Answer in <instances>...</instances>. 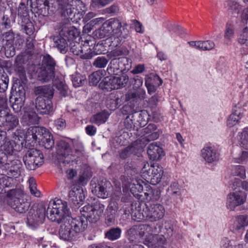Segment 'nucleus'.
<instances>
[{
  "mask_svg": "<svg viewBox=\"0 0 248 248\" xmlns=\"http://www.w3.org/2000/svg\"><path fill=\"white\" fill-rule=\"evenodd\" d=\"M91 177V175L88 169H82L79 172L78 183L83 185Z\"/></svg>",
  "mask_w": 248,
  "mask_h": 248,
  "instance_id": "ea45409f",
  "label": "nucleus"
},
{
  "mask_svg": "<svg viewBox=\"0 0 248 248\" xmlns=\"http://www.w3.org/2000/svg\"><path fill=\"white\" fill-rule=\"evenodd\" d=\"M85 79L84 77L79 75L73 76L72 77V82L74 86L77 87L82 85L85 82Z\"/></svg>",
  "mask_w": 248,
  "mask_h": 248,
  "instance_id": "6e6d98bb",
  "label": "nucleus"
},
{
  "mask_svg": "<svg viewBox=\"0 0 248 248\" xmlns=\"http://www.w3.org/2000/svg\"><path fill=\"white\" fill-rule=\"evenodd\" d=\"M21 162L18 160L15 159L10 161L8 167L9 174H11L13 176L16 177L20 173V169L22 168Z\"/></svg>",
  "mask_w": 248,
  "mask_h": 248,
  "instance_id": "cd10ccee",
  "label": "nucleus"
},
{
  "mask_svg": "<svg viewBox=\"0 0 248 248\" xmlns=\"http://www.w3.org/2000/svg\"><path fill=\"white\" fill-rule=\"evenodd\" d=\"M28 182L31 193L36 197H40L41 196V193L39 190L37 189L35 179L31 177L29 179Z\"/></svg>",
  "mask_w": 248,
  "mask_h": 248,
  "instance_id": "de8ad7c7",
  "label": "nucleus"
},
{
  "mask_svg": "<svg viewBox=\"0 0 248 248\" xmlns=\"http://www.w3.org/2000/svg\"><path fill=\"white\" fill-rule=\"evenodd\" d=\"M233 26L232 23L228 22L226 25V29L224 32V37L227 40H231L233 37Z\"/></svg>",
  "mask_w": 248,
  "mask_h": 248,
  "instance_id": "864d4df0",
  "label": "nucleus"
},
{
  "mask_svg": "<svg viewBox=\"0 0 248 248\" xmlns=\"http://www.w3.org/2000/svg\"><path fill=\"white\" fill-rule=\"evenodd\" d=\"M130 191L133 194H136V192H141L143 191V186L139 183L136 182V184L133 183L130 185Z\"/></svg>",
  "mask_w": 248,
  "mask_h": 248,
  "instance_id": "338daca9",
  "label": "nucleus"
},
{
  "mask_svg": "<svg viewBox=\"0 0 248 248\" xmlns=\"http://www.w3.org/2000/svg\"><path fill=\"white\" fill-rule=\"evenodd\" d=\"M19 124L18 117L10 113L5 119V123L3 126L7 127L8 130L13 129Z\"/></svg>",
  "mask_w": 248,
  "mask_h": 248,
  "instance_id": "f704fd0d",
  "label": "nucleus"
},
{
  "mask_svg": "<svg viewBox=\"0 0 248 248\" xmlns=\"http://www.w3.org/2000/svg\"><path fill=\"white\" fill-rule=\"evenodd\" d=\"M238 41L241 44H245L248 43V29L245 28L243 30L242 34H241Z\"/></svg>",
  "mask_w": 248,
  "mask_h": 248,
  "instance_id": "69168bd1",
  "label": "nucleus"
},
{
  "mask_svg": "<svg viewBox=\"0 0 248 248\" xmlns=\"http://www.w3.org/2000/svg\"><path fill=\"white\" fill-rule=\"evenodd\" d=\"M116 213L106 210L105 222L108 226L113 225L115 222Z\"/></svg>",
  "mask_w": 248,
  "mask_h": 248,
  "instance_id": "3c124183",
  "label": "nucleus"
},
{
  "mask_svg": "<svg viewBox=\"0 0 248 248\" xmlns=\"http://www.w3.org/2000/svg\"><path fill=\"white\" fill-rule=\"evenodd\" d=\"M130 60L126 57L112 59L107 69L109 75H117L120 72L128 71L131 67Z\"/></svg>",
  "mask_w": 248,
  "mask_h": 248,
  "instance_id": "6e6552de",
  "label": "nucleus"
},
{
  "mask_svg": "<svg viewBox=\"0 0 248 248\" xmlns=\"http://www.w3.org/2000/svg\"><path fill=\"white\" fill-rule=\"evenodd\" d=\"M35 9H37V13L44 16H52L57 11H59V13L61 14L62 16H64L66 18L72 19L73 17L74 16L75 13V8L73 7L72 14L71 15L69 14L64 15V14L62 13V9L59 7L58 5L57 4V0H55V2L54 3L51 4V5L49 4V3L47 1L45 3H43V4H42L41 5H39Z\"/></svg>",
  "mask_w": 248,
  "mask_h": 248,
  "instance_id": "9b49d317",
  "label": "nucleus"
},
{
  "mask_svg": "<svg viewBox=\"0 0 248 248\" xmlns=\"http://www.w3.org/2000/svg\"><path fill=\"white\" fill-rule=\"evenodd\" d=\"M108 118V114L105 112H102L93 115L91 118L90 122L92 124L99 125L105 123Z\"/></svg>",
  "mask_w": 248,
  "mask_h": 248,
  "instance_id": "58836bf2",
  "label": "nucleus"
},
{
  "mask_svg": "<svg viewBox=\"0 0 248 248\" xmlns=\"http://www.w3.org/2000/svg\"><path fill=\"white\" fill-rule=\"evenodd\" d=\"M136 124V122L134 121L133 117H132V114L128 115L124 121L125 128L129 131L134 130L135 128H138Z\"/></svg>",
  "mask_w": 248,
  "mask_h": 248,
  "instance_id": "a18cd8bd",
  "label": "nucleus"
},
{
  "mask_svg": "<svg viewBox=\"0 0 248 248\" xmlns=\"http://www.w3.org/2000/svg\"><path fill=\"white\" fill-rule=\"evenodd\" d=\"M9 114L8 108H0V126L4 125L6 117Z\"/></svg>",
  "mask_w": 248,
  "mask_h": 248,
  "instance_id": "680f3d73",
  "label": "nucleus"
},
{
  "mask_svg": "<svg viewBox=\"0 0 248 248\" xmlns=\"http://www.w3.org/2000/svg\"><path fill=\"white\" fill-rule=\"evenodd\" d=\"M85 196L82 189L76 188L69 192V198L76 206H79L84 200Z\"/></svg>",
  "mask_w": 248,
  "mask_h": 248,
  "instance_id": "4be33fe9",
  "label": "nucleus"
},
{
  "mask_svg": "<svg viewBox=\"0 0 248 248\" xmlns=\"http://www.w3.org/2000/svg\"><path fill=\"white\" fill-rule=\"evenodd\" d=\"M147 154L151 159L158 160L163 154L162 149L156 142H153L148 147Z\"/></svg>",
  "mask_w": 248,
  "mask_h": 248,
  "instance_id": "b1692460",
  "label": "nucleus"
},
{
  "mask_svg": "<svg viewBox=\"0 0 248 248\" xmlns=\"http://www.w3.org/2000/svg\"><path fill=\"white\" fill-rule=\"evenodd\" d=\"M73 150L71 154H73L74 160L76 159V158H78L84 155V149L82 143L76 140L73 141Z\"/></svg>",
  "mask_w": 248,
  "mask_h": 248,
  "instance_id": "473e14b6",
  "label": "nucleus"
},
{
  "mask_svg": "<svg viewBox=\"0 0 248 248\" xmlns=\"http://www.w3.org/2000/svg\"><path fill=\"white\" fill-rule=\"evenodd\" d=\"M46 213L49 220L58 223L63 222L64 220L69 217L67 203L61 200H57L52 204L50 203Z\"/></svg>",
  "mask_w": 248,
  "mask_h": 248,
  "instance_id": "7ed1b4c3",
  "label": "nucleus"
},
{
  "mask_svg": "<svg viewBox=\"0 0 248 248\" xmlns=\"http://www.w3.org/2000/svg\"><path fill=\"white\" fill-rule=\"evenodd\" d=\"M110 31L114 36V39L122 41L123 39H126L129 35L128 30L124 27L122 30L121 22L116 18H111L106 22Z\"/></svg>",
  "mask_w": 248,
  "mask_h": 248,
  "instance_id": "9d476101",
  "label": "nucleus"
},
{
  "mask_svg": "<svg viewBox=\"0 0 248 248\" xmlns=\"http://www.w3.org/2000/svg\"><path fill=\"white\" fill-rule=\"evenodd\" d=\"M108 62V60L104 56L97 57L93 62V65L97 68H103L106 66Z\"/></svg>",
  "mask_w": 248,
  "mask_h": 248,
  "instance_id": "49530a36",
  "label": "nucleus"
},
{
  "mask_svg": "<svg viewBox=\"0 0 248 248\" xmlns=\"http://www.w3.org/2000/svg\"><path fill=\"white\" fill-rule=\"evenodd\" d=\"M215 46L214 43L210 40L201 41V50H210Z\"/></svg>",
  "mask_w": 248,
  "mask_h": 248,
  "instance_id": "4d7b16f0",
  "label": "nucleus"
},
{
  "mask_svg": "<svg viewBox=\"0 0 248 248\" xmlns=\"http://www.w3.org/2000/svg\"><path fill=\"white\" fill-rule=\"evenodd\" d=\"M155 232L151 229V231L149 233H150L144 240V244L149 248L157 246V245H164L166 242V238L163 235L153 234Z\"/></svg>",
  "mask_w": 248,
  "mask_h": 248,
  "instance_id": "6ab92c4d",
  "label": "nucleus"
},
{
  "mask_svg": "<svg viewBox=\"0 0 248 248\" xmlns=\"http://www.w3.org/2000/svg\"><path fill=\"white\" fill-rule=\"evenodd\" d=\"M15 180L12 177L1 175L0 182L2 183V188L4 187H10L12 186Z\"/></svg>",
  "mask_w": 248,
  "mask_h": 248,
  "instance_id": "13d9d810",
  "label": "nucleus"
},
{
  "mask_svg": "<svg viewBox=\"0 0 248 248\" xmlns=\"http://www.w3.org/2000/svg\"><path fill=\"white\" fill-rule=\"evenodd\" d=\"M55 72L53 71L49 70L47 68L43 67H41L38 72V80L47 82L51 80L54 77Z\"/></svg>",
  "mask_w": 248,
  "mask_h": 248,
  "instance_id": "a878e982",
  "label": "nucleus"
},
{
  "mask_svg": "<svg viewBox=\"0 0 248 248\" xmlns=\"http://www.w3.org/2000/svg\"><path fill=\"white\" fill-rule=\"evenodd\" d=\"M96 35L100 38L112 35V33L110 31L106 22L102 26L96 31Z\"/></svg>",
  "mask_w": 248,
  "mask_h": 248,
  "instance_id": "a19ab883",
  "label": "nucleus"
},
{
  "mask_svg": "<svg viewBox=\"0 0 248 248\" xmlns=\"http://www.w3.org/2000/svg\"><path fill=\"white\" fill-rule=\"evenodd\" d=\"M246 197L242 192H235L230 193L228 196L227 206L231 210H234L236 207L243 204Z\"/></svg>",
  "mask_w": 248,
  "mask_h": 248,
  "instance_id": "f3484780",
  "label": "nucleus"
},
{
  "mask_svg": "<svg viewBox=\"0 0 248 248\" xmlns=\"http://www.w3.org/2000/svg\"><path fill=\"white\" fill-rule=\"evenodd\" d=\"M33 41V39L31 37L26 39V48L24 51L31 56L34 53V46Z\"/></svg>",
  "mask_w": 248,
  "mask_h": 248,
  "instance_id": "5fc2aeb1",
  "label": "nucleus"
},
{
  "mask_svg": "<svg viewBox=\"0 0 248 248\" xmlns=\"http://www.w3.org/2000/svg\"><path fill=\"white\" fill-rule=\"evenodd\" d=\"M241 145L244 149H248V131L247 130H245L242 132Z\"/></svg>",
  "mask_w": 248,
  "mask_h": 248,
  "instance_id": "774afa93",
  "label": "nucleus"
},
{
  "mask_svg": "<svg viewBox=\"0 0 248 248\" xmlns=\"http://www.w3.org/2000/svg\"><path fill=\"white\" fill-rule=\"evenodd\" d=\"M140 141L136 140L131 145L123 149L120 154V157L125 159L131 154H137L138 152L142 149V146L140 145Z\"/></svg>",
  "mask_w": 248,
  "mask_h": 248,
  "instance_id": "412c9836",
  "label": "nucleus"
},
{
  "mask_svg": "<svg viewBox=\"0 0 248 248\" xmlns=\"http://www.w3.org/2000/svg\"><path fill=\"white\" fill-rule=\"evenodd\" d=\"M44 144V146L46 149H51L54 146V141L53 140V137L48 132V136L44 137L41 141Z\"/></svg>",
  "mask_w": 248,
  "mask_h": 248,
  "instance_id": "8fccbe9b",
  "label": "nucleus"
},
{
  "mask_svg": "<svg viewBox=\"0 0 248 248\" xmlns=\"http://www.w3.org/2000/svg\"><path fill=\"white\" fill-rule=\"evenodd\" d=\"M14 101L12 102V100H11L12 103V107L15 112H18L21 110V109L24 106V103L25 100L14 98Z\"/></svg>",
  "mask_w": 248,
  "mask_h": 248,
  "instance_id": "09e8293b",
  "label": "nucleus"
},
{
  "mask_svg": "<svg viewBox=\"0 0 248 248\" xmlns=\"http://www.w3.org/2000/svg\"><path fill=\"white\" fill-rule=\"evenodd\" d=\"M16 94L14 98H17L25 100V90L22 85H19L18 87L15 89Z\"/></svg>",
  "mask_w": 248,
  "mask_h": 248,
  "instance_id": "0e129e2a",
  "label": "nucleus"
},
{
  "mask_svg": "<svg viewBox=\"0 0 248 248\" xmlns=\"http://www.w3.org/2000/svg\"><path fill=\"white\" fill-rule=\"evenodd\" d=\"M9 78L7 76L2 75L0 78V92L3 93L7 89Z\"/></svg>",
  "mask_w": 248,
  "mask_h": 248,
  "instance_id": "052dcab7",
  "label": "nucleus"
},
{
  "mask_svg": "<svg viewBox=\"0 0 248 248\" xmlns=\"http://www.w3.org/2000/svg\"><path fill=\"white\" fill-rule=\"evenodd\" d=\"M140 214L143 218L151 222L158 221L164 216L165 209L164 207L158 203L148 204L142 202L140 203Z\"/></svg>",
  "mask_w": 248,
  "mask_h": 248,
  "instance_id": "20e7f679",
  "label": "nucleus"
},
{
  "mask_svg": "<svg viewBox=\"0 0 248 248\" xmlns=\"http://www.w3.org/2000/svg\"><path fill=\"white\" fill-rule=\"evenodd\" d=\"M5 55L7 58L13 57L16 54L15 47L12 45H6L4 46Z\"/></svg>",
  "mask_w": 248,
  "mask_h": 248,
  "instance_id": "e2e57ef3",
  "label": "nucleus"
},
{
  "mask_svg": "<svg viewBox=\"0 0 248 248\" xmlns=\"http://www.w3.org/2000/svg\"><path fill=\"white\" fill-rule=\"evenodd\" d=\"M34 93L38 96L52 97L53 92L50 86H40L34 88Z\"/></svg>",
  "mask_w": 248,
  "mask_h": 248,
  "instance_id": "bb28decb",
  "label": "nucleus"
},
{
  "mask_svg": "<svg viewBox=\"0 0 248 248\" xmlns=\"http://www.w3.org/2000/svg\"><path fill=\"white\" fill-rule=\"evenodd\" d=\"M21 30L29 36L32 35L35 31L33 23L28 18H24L21 24Z\"/></svg>",
  "mask_w": 248,
  "mask_h": 248,
  "instance_id": "e433bc0d",
  "label": "nucleus"
},
{
  "mask_svg": "<svg viewBox=\"0 0 248 248\" xmlns=\"http://www.w3.org/2000/svg\"><path fill=\"white\" fill-rule=\"evenodd\" d=\"M56 88L60 91L63 96H65L67 91V86L62 81H56L55 83Z\"/></svg>",
  "mask_w": 248,
  "mask_h": 248,
  "instance_id": "bf43d9fd",
  "label": "nucleus"
},
{
  "mask_svg": "<svg viewBox=\"0 0 248 248\" xmlns=\"http://www.w3.org/2000/svg\"><path fill=\"white\" fill-rule=\"evenodd\" d=\"M31 56L28 55L25 52L18 55L15 60V65H22L23 64L26 63Z\"/></svg>",
  "mask_w": 248,
  "mask_h": 248,
  "instance_id": "c03bdc74",
  "label": "nucleus"
},
{
  "mask_svg": "<svg viewBox=\"0 0 248 248\" xmlns=\"http://www.w3.org/2000/svg\"><path fill=\"white\" fill-rule=\"evenodd\" d=\"M51 98L38 96L35 99V107L38 113L41 114H48L53 110Z\"/></svg>",
  "mask_w": 248,
  "mask_h": 248,
  "instance_id": "dca6fc26",
  "label": "nucleus"
},
{
  "mask_svg": "<svg viewBox=\"0 0 248 248\" xmlns=\"http://www.w3.org/2000/svg\"><path fill=\"white\" fill-rule=\"evenodd\" d=\"M151 171L153 173L152 177L153 181L152 180V185H155L159 183L162 178L163 173L162 168L159 166L158 164H154L152 165Z\"/></svg>",
  "mask_w": 248,
  "mask_h": 248,
  "instance_id": "c85d7f7f",
  "label": "nucleus"
},
{
  "mask_svg": "<svg viewBox=\"0 0 248 248\" xmlns=\"http://www.w3.org/2000/svg\"><path fill=\"white\" fill-rule=\"evenodd\" d=\"M202 155L208 163H212L218 160V155L216 151L210 147L203 148L202 151Z\"/></svg>",
  "mask_w": 248,
  "mask_h": 248,
  "instance_id": "5701e85b",
  "label": "nucleus"
},
{
  "mask_svg": "<svg viewBox=\"0 0 248 248\" xmlns=\"http://www.w3.org/2000/svg\"><path fill=\"white\" fill-rule=\"evenodd\" d=\"M131 114L134 121L137 123V127H142L145 124L148 119V115L146 111H135Z\"/></svg>",
  "mask_w": 248,
  "mask_h": 248,
  "instance_id": "393cba45",
  "label": "nucleus"
},
{
  "mask_svg": "<svg viewBox=\"0 0 248 248\" xmlns=\"http://www.w3.org/2000/svg\"><path fill=\"white\" fill-rule=\"evenodd\" d=\"M152 227L147 224H138L132 226L126 232V237L131 243H136L140 240L147 232H150Z\"/></svg>",
  "mask_w": 248,
  "mask_h": 248,
  "instance_id": "0eeeda50",
  "label": "nucleus"
},
{
  "mask_svg": "<svg viewBox=\"0 0 248 248\" xmlns=\"http://www.w3.org/2000/svg\"><path fill=\"white\" fill-rule=\"evenodd\" d=\"M43 63L46 67L49 70L53 71L55 72V66L56 65L54 59L49 55H46L44 56L43 60Z\"/></svg>",
  "mask_w": 248,
  "mask_h": 248,
  "instance_id": "37998d69",
  "label": "nucleus"
},
{
  "mask_svg": "<svg viewBox=\"0 0 248 248\" xmlns=\"http://www.w3.org/2000/svg\"><path fill=\"white\" fill-rule=\"evenodd\" d=\"M145 92L144 91H140L138 92H130L125 94L126 101H137L138 100L143 99L145 98Z\"/></svg>",
  "mask_w": 248,
  "mask_h": 248,
  "instance_id": "4c0bfd02",
  "label": "nucleus"
},
{
  "mask_svg": "<svg viewBox=\"0 0 248 248\" xmlns=\"http://www.w3.org/2000/svg\"><path fill=\"white\" fill-rule=\"evenodd\" d=\"M122 104V99L118 96L112 94L107 100L106 105L110 110H115Z\"/></svg>",
  "mask_w": 248,
  "mask_h": 248,
  "instance_id": "7c9ffc66",
  "label": "nucleus"
},
{
  "mask_svg": "<svg viewBox=\"0 0 248 248\" xmlns=\"http://www.w3.org/2000/svg\"><path fill=\"white\" fill-rule=\"evenodd\" d=\"M121 229L118 227L112 228L106 232L105 237L110 241H114L119 239L121 234Z\"/></svg>",
  "mask_w": 248,
  "mask_h": 248,
  "instance_id": "c9c22d12",
  "label": "nucleus"
},
{
  "mask_svg": "<svg viewBox=\"0 0 248 248\" xmlns=\"http://www.w3.org/2000/svg\"><path fill=\"white\" fill-rule=\"evenodd\" d=\"M69 144L63 140L60 141L57 145V159L60 164L66 165L74 161L73 154Z\"/></svg>",
  "mask_w": 248,
  "mask_h": 248,
  "instance_id": "1a4fd4ad",
  "label": "nucleus"
},
{
  "mask_svg": "<svg viewBox=\"0 0 248 248\" xmlns=\"http://www.w3.org/2000/svg\"><path fill=\"white\" fill-rule=\"evenodd\" d=\"M158 137L159 134L158 132L154 131V132H152L151 134H149L147 137L143 138L142 139L138 140L140 141V145L142 146V149L144 146V143L145 142H148L150 141L155 140L158 139Z\"/></svg>",
  "mask_w": 248,
  "mask_h": 248,
  "instance_id": "603ef678",
  "label": "nucleus"
},
{
  "mask_svg": "<svg viewBox=\"0 0 248 248\" xmlns=\"http://www.w3.org/2000/svg\"><path fill=\"white\" fill-rule=\"evenodd\" d=\"M235 108L236 109H233V111L227 121V125L229 127L235 125L242 116L241 108H237L236 107H235Z\"/></svg>",
  "mask_w": 248,
  "mask_h": 248,
  "instance_id": "2f4dec72",
  "label": "nucleus"
},
{
  "mask_svg": "<svg viewBox=\"0 0 248 248\" xmlns=\"http://www.w3.org/2000/svg\"><path fill=\"white\" fill-rule=\"evenodd\" d=\"M103 78V72L101 70L93 73L89 76V83L93 86H96Z\"/></svg>",
  "mask_w": 248,
  "mask_h": 248,
  "instance_id": "79ce46f5",
  "label": "nucleus"
},
{
  "mask_svg": "<svg viewBox=\"0 0 248 248\" xmlns=\"http://www.w3.org/2000/svg\"><path fill=\"white\" fill-rule=\"evenodd\" d=\"M7 204L16 212L25 213L30 206L28 196L20 188H13L8 190L6 195Z\"/></svg>",
  "mask_w": 248,
  "mask_h": 248,
  "instance_id": "f03ea898",
  "label": "nucleus"
},
{
  "mask_svg": "<svg viewBox=\"0 0 248 248\" xmlns=\"http://www.w3.org/2000/svg\"><path fill=\"white\" fill-rule=\"evenodd\" d=\"M128 80V77L126 75L106 77L101 81L100 85L107 90H116L125 86Z\"/></svg>",
  "mask_w": 248,
  "mask_h": 248,
  "instance_id": "f8f14e48",
  "label": "nucleus"
},
{
  "mask_svg": "<svg viewBox=\"0 0 248 248\" xmlns=\"http://www.w3.org/2000/svg\"><path fill=\"white\" fill-rule=\"evenodd\" d=\"M39 117L32 108L27 107L24 109V113L21 119V123L24 125L38 124Z\"/></svg>",
  "mask_w": 248,
  "mask_h": 248,
  "instance_id": "a211bd4d",
  "label": "nucleus"
},
{
  "mask_svg": "<svg viewBox=\"0 0 248 248\" xmlns=\"http://www.w3.org/2000/svg\"><path fill=\"white\" fill-rule=\"evenodd\" d=\"M46 217V208L43 205L37 207L36 209H31L28 216V223L33 226L43 223Z\"/></svg>",
  "mask_w": 248,
  "mask_h": 248,
  "instance_id": "2eb2a0df",
  "label": "nucleus"
},
{
  "mask_svg": "<svg viewBox=\"0 0 248 248\" xmlns=\"http://www.w3.org/2000/svg\"><path fill=\"white\" fill-rule=\"evenodd\" d=\"M57 3L60 8L64 15L72 14L73 7L75 4L83 5L85 8L84 4L80 0H57Z\"/></svg>",
  "mask_w": 248,
  "mask_h": 248,
  "instance_id": "aec40b11",
  "label": "nucleus"
},
{
  "mask_svg": "<svg viewBox=\"0 0 248 248\" xmlns=\"http://www.w3.org/2000/svg\"><path fill=\"white\" fill-rule=\"evenodd\" d=\"M152 166H150L149 163H144V164L141 170V176L148 182H150L152 185L153 173L151 171V168Z\"/></svg>",
  "mask_w": 248,
  "mask_h": 248,
  "instance_id": "72a5a7b5",
  "label": "nucleus"
},
{
  "mask_svg": "<svg viewBox=\"0 0 248 248\" xmlns=\"http://www.w3.org/2000/svg\"><path fill=\"white\" fill-rule=\"evenodd\" d=\"M23 160L27 169L34 170L42 165L44 156L40 150L31 148L26 152Z\"/></svg>",
  "mask_w": 248,
  "mask_h": 248,
  "instance_id": "423d86ee",
  "label": "nucleus"
},
{
  "mask_svg": "<svg viewBox=\"0 0 248 248\" xmlns=\"http://www.w3.org/2000/svg\"><path fill=\"white\" fill-rule=\"evenodd\" d=\"M53 41L56 47L62 53H65L68 48V45L65 38L60 35L54 36Z\"/></svg>",
  "mask_w": 248,
  "mask_h": 248,
  "instance_id": "c756f323",
  "label": "nucleus"
},
{
  "mask_svg": "<svg viewBox=\"0 0 248 248\" xmlns=\"http://www.w3.org/2000/svg\"><path fill=\"white\" fill-rule=\"evenodd\" d=\"M91 186L92 192L98 197L105 199L109 196L111 185L106 179L98 180L97 183L93 180L91 181Z\"/></svg>",
  "mask_w": 248,
  "mask_h": 248,
  "instance_id": "ddd939ff",
  "label": "nucleus"
},
{
  "mask_svg": "<svg viewBox=\"0 0 248 248\" xmlns=\"http://www.w3.org/2000/svg\"><path fill=\"white\" fill-rule=\"evenodd\" d=\"M48 132L43 127H30L28 128L25 138L26 140H32L35 142H39L44 137L48 136Z\"/></svg>",
  "mask_w": 248,
  "mask_h": 248,
  "instance_id": "4468645a",
  "label": "nucleus"
},
{
  "mask_svg": "<svg viewBox=\"0 0 248 248\" xmlns=\"http://www.w3.org/2000/svg\"><path fill=\"white\" fill-rule=\"evenodd\" d=\"M104 209L105 206L99 202H95L93 205H85L80 210L82 217L78 218L85 219L87 226L88 221L92 223H95L99 220Z\"/></svg>",
  "mask_w": 248,
  "mask_h": 248,
  "instance_id": "39448f33",
  "label": "nucleus"
},
{
  "mask_svg": "<svg viewBox=\"0 0 248 248\" xmlns=\"http://www.w3.org/2000/svg\"><path fill=\"white\" fill-rule=\"evenodd\" d=\"M63 222L60 226L59 234L60 238L64 240H72L77 233L83 232L87 228L85 219L68 217Z\"/></svg>",
  "mask_w": 248,
  "mask_h": 248,
  "instance_id": "f257e3e1",
  "label": "nucleus"
}]
</instances>
